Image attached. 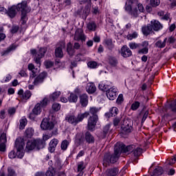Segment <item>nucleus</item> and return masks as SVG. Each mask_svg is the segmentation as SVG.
<instances>
[{
  "label": "nucleus",
  "mask_w": 176,
  "mask_h": 176,
  "mask_svg": "<svg viewBox=\"0 0 176 176\" xmlns=\"http://www.w3.org/2000/svg\"><path fill=\"white\" fill-rule=\"evenodd\" d=\"M120 54L124 58H127L128 57H131V56H133V52H131V50H130L127 45H123L121 47Z\"/></svg>",
  "instance_id": "2eb2a0df"
},
{
  "label": "nucleus",
  "mask_w": 176,
  "mask_h": 176,
  "mask_svg": "<svg viewBox=\"0 0 176 176\" xmlns=\"http://www.w3.org/2000/svg\"><path fill=\"white\" fill-rule=\"evenodd\" d=\"M47 78V72H43L38 76H37L33 82V85L34 86H38V85H41V83H43L45 79Z\"/></svg>",
  "instance_id": "4468645a"
},
{
  "label": "nucleus",
  "mask_w": 176,
  "mask_h": 176,
  "mask_svg": "<svg viewBox=\"0 0 176 176\" xmlns=\"http://www.w3.org/2000/svg\"><path fill=\"white\" fill-rule=\"evenodd\" d=\"M89 14H90V6H85L82 10V19H83V20H86Z\"/></svg>",
  "instance_id": "72a5a7b5"
},
{
  "label": "nucleus",
  "mask_w": 176,
  "mask_h": 176,
  "mask_svg": "<svg viewBox=\"0 0 176 176\" xmlns=\"http://www.w3.org/2000/svg\"><path fill=\"white\" fill-rule=\"evenodd\" d=\"M74 41H76L77 42H79V41H81V42H86V34H85L83 29H76L74 36Z\"/></svg>",
  "instance_id": "9b49d317"
},
{
  "label": "nucleus",
  "mask_w": 176,
  "mask_h": 176,
  "mask_svg": "<svg viewBox=\"0 0 176 176\" xmlns=\"http://www.w3.org/2000/svg\"><path fill=\"white\" fill-rule=\"evenodd\" d=\"M48 102H49V99L47 98H44L40 102V107H41L42 108H45V107H47Z\"/></svg>",
  "instance_id": "5fc2aeb1"
},
{
  "label": "nucleus",
  "mask_w": 176,
  "mask_h": 176,
  "mask_svg": "<svg viewBox=\"0 0 176 176\" xmlns=\"http://www.w3.org/2000/svg\"><path fill=\"white\" fill-rule=\"evenodd\" d=\"M16 109L15 107H10L8 109V113L10 115V116H13L14 113H16Z\"/></svg>",
  "instance_id": "0e129e2a"
},
{
  "label": "nucleus",
  "mask_w": 176,
  "mask_h": 176,
  "mask_svg": "<svg viewBox=\"0 0 176 176\" xmlns=\"http://www.w3.org/2000/svg\"><path fill=\"white\" fill-rule=\"evenodd\" d=\"M46 52H47V49L45 47L40 48L38 52H36V50H30V52L33 56V60L37 65H41V59L43 58V57H45Z\"/></svg>",
  "instance_id": "0eeeda50"
},
{
  "label": "nucleus",
  "mask_w": 176,
  "mask_h": 176,
  "mask_svg": "<svg viewBox=\"0 0 176 176\" xmlns=\"http://www.w3.org/2000/svg\"><path fill=\"white\" fill-rule=\"evenodd\" d=\"M34 135V129L32 128H28L25 131V138H32Z\"/></svg>",
  "instance_id": "4c0bfd02"
},
{
  "label": "nucleus",
  "mask_w": 176,
  "mask_h": 176,
  "mask_svg": "<svg viewBox=\"0 0 176 176\" xmlns=\"http://www.w3.org/2000/svg\"><path fill=\"white\" fill-rule=\"evenodd\" d=\"M98 122V116H91L88 118L87 128L90 131H94L97 122Z\"/></svg>",
  "instance_id": "9d476101"
},
{
  "label": "nucleus",
  "mask_w": 176,
  "mask_h": 176,
  "mask_svg": "<svg viewBox=\"0 0 176 176\" xmlns=\"http://www.w3.org/2000/svg\"><path fill=\"white\" fill-rule=\"evenodd\" d=\"M52 109L54 112H58V111L61 109V104H60V103L55 102L52 104Z\"/></svg>",
  "instance_id": "3c124183"
},
{
  "label": "nucleus",
  "mask_w": 176,
  "mask_h": 176,
  "mask_svg": "<svg viewBox=\"0 0 176 176\" xmlns=\"http://www.w3.org/2000/svg\"><path fill=\"white\" fill-rule=\"evenodd\" d=\"M116 145H118V146H120V153H129L130 152H133L134 149H135V145L134 144L126 146L123 143L117 142Z\"/></svg>",
  "instance_id": "f8f14e48"
},
{
  "label": "nucleus",
  "mask_w": 176,
  "mask_h": 176,
  "mask_svg": "<svg viewBox=\"0 0 176 176\" xmlns=\"http://www.w3.org/2000/svg\"><path fill=\"white\" fill-rule=\"evenodd\" d=\"M44 65L46 68H52V67L54 65V63H53V61H51V60H45L44 62Z\"/></svg>",
  "instance_id": "e2e57ef3"
},
{
  "label": "nucleus",
  "mask_w": 176,
  "mask_h": 176,
  "mask_svg": "<svg viewBox=\"0 0 176 176\" xmlns=\"http://www.w3.org/2000/svg\"><path fill=\"white\" fill-rule=\"evenodd\" d=\"M119 113V109L116 107H112L110 109L109 111L105 113L106 118H112L116 116Z\"/></svg>",
  "instance_id": "cd10ccee"
},
{
  "label": "nucleus",
  "mask_w": 176,
  "mask_h": 176,
  "mask_svg": "<svg viewBox=\"0 0 176 176\" xmlns=\"http://www.w3.org/2000/svg\"><path fill=\"white\" fill-rule=\"evenodd\" d=\"M120 155V147L119 146V144H115L114 153L112 155L106 153L104 157V162H106L107 163H112L113 164L119 160Z\"/></svg>",
  "instance_id": "39448f33"
},
{
  "label": "nucleus",
  "mask_w": 176,
  "mask_h": 176,
  "mask_svg": "<svg viewBox=\"0 0 176 176\" xmlns=\"http://www.w3.org/2000/svg\"><path fill=\"white\" fill-rule=\"evenodd\" d=\"M142 32L143 35H144V36H148V35H151V34L153 32L151 23L143 25L142 27Z\"/></svg>",
  "instance_id": "a211bd4d"
},
{
  "label": "nucleus",
  "mask_w": 176,
  "mask_h": 176,
  "mask_svg": "<svg viewBox=\"0 0 176 176\" xmlns=\"http://www.w3.org/2000/svg\"><path fill=\"white\" fill-rule=\"evenodd\" d=\"M56 174V171L52 166L48 168V170L45 173L46 176H55Z\"/></svg>",
  "instance_id": "de8ad7c7"
},
{
  "label": "nucleus",
  "mask_w": 176,
  "mask_h": 176,
  "mask_svg": "<svg viewBox=\"0 0 176 176\" xmlns=\"http://www.w3.org/2000/svg\"><path fill=\"white\" fill-rule=\"evenodd\" d=\"M56 48H59V49H65V41H59L57 44H56Z\"/></svg>",
  "instance_id": "680f3d73"
},
{
  "label": "nucleus",
  "mask_w": 176,
  "mask_h": 176,
  "mask_svg": "<svg viewBox=\"0 0 176 176\" xmlns=\"http://www.w3.org/2000/svg\"><path fill=\"white\" fill-rule=\"evenodd\" d=\"M69 145V142L67 140H63L61 142L60 144V148L62 151H67V149L68 148V146Z\"/></svg>",
  "instance_id": "09e8293b"
},
{
  "label": "nucleus",
  "mask_w": 176,
  "mask_h": 176,
  "mask_svg": "<svg viewBox=\"0 0 176 176\" xmlns=\"http://www.w3.org/2000/svg\"><path fill=\"white\" fill-rule=\"evenodd\" d=\"M8 157L10 159H16V157L19 158V153L18 151L16 150V153L14 150H12L9 153H8Z\"/></svg>",
  "instance_id": "8fccbe9b"
},
{
  "label": "nucleus",
  "mask_w": 176,
  "mask_h": 176,
  "mask_svg": "<svg viewBox=\"0 0 176 176\" xmlns=\"http://www.w3.org/2000/svg\"><path fill=\"white\" fill-rule=\"evenodd\" d=\"M138 38V32H133L132 34H128L126 36V39L128 41H133V39H135Z\"/></svg>",
  "instance_id": "c03bdc74"
},
{
  "label": "nucleus",
  "mask_w": 176,
  "mask_h": 176,
  "mask_svg": "<svg viewBox=\"0 0 176 176\" xmlns=\"http://www.w3.org/2000/svg\"><path fill=\"white\" fill-rule=\"evenodd\" d=\"M42 130H53L54 129V122L50 121L47 118H44L41 124Z\"/></svg>",
  "instance_id": "ddd939ff"
},
{
  "label": "nucleus",
  "mask_w": 176,
  "mask_h": 176,
  "mask_svg": "<svg viewBox=\"0 0 176 176\" xmlns=\"http://www.w3.org/2000/svg\"><path fill=\"white\" fill-rule=\"evenodd\" d=\"M29 71L32 72V75L30 76V79H34L36 76V72L35 71V65L32 63H30L28 66Z\"/></svg>",
  "instance_id": "f704fd0d"
},
{
  "label": "nucleus",
  "mask_w": 176,
  "mask_h": 176,
  "mask_svg": "<svg viewBox=\"0 0 176 176\" xmlns=\"http://www.w3.org/2000/svg\"><path fill=\"white\" fill-rule=\"evenodd\" d=\"M34 115H41L42 112V109L41 108V103H37L32 109Z\"/></svg>",
  "instance_id": "e433bc0d"
},
{
  "label": "nucleus",
  "mask_w": 176,
  "mask_h": 176,
  "mask_svg": "<svg viewBox=\"0 0 176 176\" xmlns=\"http://www.w3.org/2000/svg\"><path fill=\"white\" fill-rule=\"evenodd\" d=\"M120 120H122V117H116L113 120V124L116 127L119 126V123H120Z\"/></svg>",
  "instance_id": "052dcab7"
},
{
  "label": "nucleus",
  "mask_w": 176,
  "mask_h": 176,
  "mask_svg": "<svg viewBox=\"0 0 176 176\" xmlns=\"http://www.w3.org/2000/svg\"><path fill=\"white\" fill-rule=\"evenodd\" d=\"M98 111H99L98 109L96 107H90L89 112H88V113L89 114L91 113V115H92V116H98L97 115Z\"/></svg>",
  "instance_id": "864d4df0"
},
{
  "label": "nucleus",
  "mask_w": 176,
  "mask_h": 176,
  "mask_svg": "<svg viewBox=\"0 0 176 176\" xmlns=\"http://www.w3.org/2000/svg\"><path fill=\"white\" fill-rule=\"evenodd\" d=\"M167 43V38H165L164 41L162 40L157 41L155 43V47H158V49H163V47H166V43Z\"/></svg>",
  "instance_id": "473e14b6"
},
{
  "label": "nucleus",
  "mask_w": 176,
  "mask_h": 176,
  "mask_svg": "<svg viewBox=\"0 0 176 176\" xmlns=\"http://www.w3.org/2000/svg\"><path fill=\"white\" fill-rule=\"evenodd\" d=\"M119 174V168H111L106 170L107 176H116Z\"/></svg>",
  "instance_id": "c85d7f7f"
},
{
  "label": "nucleus",
  "mask_w": 176,
  "mask_h": 176,
  "mask_svg": "<svg viewBox=\"0 0 176 176\" xmlns=\"http://www.w3.org/2000/svg\"><path fill=\"white\" fill-rule=\"evenodd\" d=\"M140 102L135 101L131 104V109H132V111H137V109L140 108Z\"/></svg>",
  "instance_id": "6e6d98bb"
},
{
  "label": "nucleus",
  "mask_w": 176,
  "mask_h": 176,
  "mask_svg": "<svg viewBox=\"0 0 176 176\" xmlns=\"http://www.w3.org/2000/svg\"><path fill=\"white\" fill-rule=\"evenodd\" d=\"M116 93H118V89L113 87L106 92L107 97L109 98V100L113 101V100L116 99Z\"/></svg>",
  "instance_id": "dca6fc26"
},
{
  "label": "nucleus",
  "mask_w": 176,
  "mask_h": 176,
  "mask_svg": "<svg viewBox=\"0 0 176 176\" xmlns=\"http://www.w3.org/2000/svg\"><path fill=\"white\" fill-rule=\"evenodd\" d=\"M60 96H61V92L60 91H56L50 95V100L51 101H56V100H57Z\"/></svg>",
  "instance_id": "c9c22d12"
},
{
  "label": "nucleus",
  "mask_w": 176,
  "mask_h": 176,
  "mask_svg": "<svg viewBox=\"0 0 176 176\" xmlns=\"http://www.w3.org/2000/svg\"><path fill=\"white\" fill-rule=\"evenodd\" d=\"M130 49L134 50L138 49V54H148L149 52V41H144L142 43H137L135 42H132L129 44Z\"/></svg>",
  "instance_id": "7ed1b4c3"
},
{
  "label": "nucleus",
  "mask_w": 176,
  "mask_h": 176,
  "mask_svg": "<svg viewBox=\"0 0 176 176\" xmlns=\"http://www.w3.org/2000/svg\"><path fill=\"white\" fill-rule=\"evenodd\" d=\"M6 14L10 16V19H14L17 15V8L16 6H12L10 8L8 9L6 12Z\"/></svg>",
  "instance_id": "f3484780"
},
{
  "label": "nucleus",
  "mask_w": 176,
  "mask_h": 176,
  "mask_svg": "<svg viewBox=\"0 0 176 176\" xmlns=\"http://www.w3.org/2000/svg\"><path fill=\"white\" fill-rule=\"evenodd\" d=\"M8 140L6 139V133H3L0 136V144H6Z\"/></svg>",
  "instance_id": "13d9d810"
},
{
  "label": "nucleus",
  "mask_w": 176,
  "mask_h": 176,
  "mask_svg": "<svg viewBox=\"0 0 176 176\" xmlns=\"http://www.w3.org/2000/svg\"><path fill=\"white\" fill-rule=\"evenodd\" d=\"M85 140L87 144H94V142L96 141L94 136H93L91 133L89 131H87L85 133Z\"/></svg>",
  "instance_id": "bb28decb"
},
{
  "label": "nucleus",
  "mask_w": 176,
  "mask_h": 176,
  "mask_svg": "<svg viewBox=\"0 0 176 176\" xmlns=\"http://www.w3.org/2000/svg\"><path fill=\"white\" fill-rule=\"evenodd\" d=\"M87 28L91 32H94L97 30V23L94 21H90L87 24Z\"/></svg>",
  "instance_id": "2f4dec72"
},
{
  "label": "nucleus",
  "mask_w": 176,
  "mask_h": 176,
  "mask_svg": "<svg viewBox=\"0 0 176 176\" xmlns=\"http://www.w3.org/2000/svg\"><path fill=\"white\" fill-rule=\"evenodd\" d=\"M58 144V140L54 138L52 139L50 144H49V148L48 150L51 153H53L56 151V146H57Z\"/></svg>",
  "instance_id": "b1692460"
},
{
  "label": "nucleus",
  "mask_w": 176,
  "mask_h": 176,
  "mask_svg": "<svg viewBox=\"0 0 176 176\" xmlns=\"http://www.w3.org/2000/svg\"><path fill=\"white\" fill-rule=\"evenodd\" d=\"M8 176H17V174L16 173V170H14V169H12V167H8Z\"/></svg>",
  "instance_id": "4d7b16f0"
},
{
  "label": "nucleus",
  "mask_w": 176,
  "mask_h": 176,
  "mask_svg": "<svg viewBox=\"0 0 176 176\" xmlns=\"http://www.w3.org/2000/svg\"><path fill=\"white\" fill-rule=\"evenodd\" d=\"M104 43L107 46L110 50H112L113 47H115V45H113V43H112V39L111 38H107L104 40Z\"/></svg>",
  "instance_id": "37998d69"
},
{
  "label": "nucleus",
  "mask_w": 176,
  "mask_h": 176,
  "mask_svg": "<svg viewBox=\"0 0 176 176\" xmlns=\"http://www.w3.org/2000/svg\"><path fill=\"white\" fill-rule=\"evenodd\" d=\"M163 168L158 166L153 171V175H162L163 174Z\"/></svg>",
  "instance_id": "a18cd8bd"
},
{
  "label": "nucleus",
  "mask_w": 176,
  "mask_h": 176,
  "mask_svg": "<svg viewBox=\"0 0 176 176\" xmlns=\"http://www.w3.org/2000/svg\"><path fill=\"white\" fill-rule=\"evenodd\" d=\"M66 52L69 57H74L75 56L76 50L74 48V45H72L71 42L67 43Z\"/></svg>",
  "instance_id": "5701e85b"
},
{
  "label": "nucleus",
  "mask_w": 176,
  "mask_h": 176,
  "mask_svg": "<svg viewBox=\"0 0 176 176\" xmlns=\"http://www.w3.org/2000/svg\"><path fill=\"white\" fill-rule=\"evenodd\" d=\"M17 46L14 44H12L10 45L6 50L3 51L1 54V56H8V54L10 53V52H13V50H16V48Z\"/></svg>",
  "instance_id": "7c9ffc66"
},
{
  "label": "nucleus",
  "mask_w": 176,
  "mask_h": 176,
  "mask_svg": "<svg viewBox=\"0 0 176 176\" xmlns=\"http://www.w3.org/2000/svg\"><path fill=\"white\" fill-rule=\"evenodd\" d=\"M79 98L80 105L83 107H87V104H89V96L86 94H82L79 96Z\"/></svg>",
  "instance_id": "4be33fe9"
},
{
  "label": "nucleus",
  "mask_w": 176,
  "mask_h": 176,
  "mask_svg": "<svg viewBox=\"0 0 176 176\" xmlns=\"http://www.w3.org/2000/svg\"><path fill=\"white\" fill-rule=\"evenodd\" d=\"M49 166L52 167V168L56 170H61L63 168V165L61 164V160L60 159H56V160L54 162V164H53L52 161L49 162Z\"/></svg>",
  "instance_id": "412c9836"
},
{
  "label": "nucleus",
  "mask_w": 176,
  "mask_h": 176,
  "mask_svg": "<svg viewBox=\"0 0 176 176\" xmlns=\"http://www.w3.org/2000/svg\"><path fill=\"white\" fill-rule=\"evenodd\" d=\"M96 91H97V87H96V85H94V83L93 82L87 83L86 86V91H87L89 94H94V93H96Z\"/></svg>",
  "instance_id": "393cba45"
},
{
  "label": "nucleus",
  "mask_w": 176,
  "mask_h": 176,
  "mask_svg": "<svg viewBox=\"0 0 176 176\" xmlns=\"http://www.w3.org/2000/svg\"><path fill=\"white\" fill-rule=\"evenodd\" d=\"M18 95L20 96L23 100H30L31 98V96H32V94L30 92V90H27L25 91L23 89H20L18 91Z\"/></svg>",
  "instance_id": "aec40b11"
},
{
  "label": "nucleus",
  "mask_w": 176,
  "mask_h": 176,
  "mask_svg": "<svg viewBox=\"0 0 176 176\" xmlns=\"http://www.w3.org/2000/svg\"><path fill=\"white\" fill-rule=\"evenodd\" d=\"M108 63L111 67L115 68L118 67V64H119V60H118V58L115 56H110L108 58Z\"/></svg>",
  "instance_id": "a878e982"
},
{
  "label": "nucleus",
  "mask_w": 176,
  "mask_h": 176,
  "mask_svg": "<svg viewBox=\"0 0 176 176\" xmlns=\"http://www.w3.org/2000/svg\"><path fill=\"white\" fill-rule=\"evenodd\" d=\"M15 6L17 12H21V20L22 21V24H25L27 23V20H28L27 14L31 12V8L28 6V3L27 1H23Z\"/></svg>",
  "instance_id": "f03ea898"
},
{
  "label": "nucleus",
  "mask_w": 176,
  "mask_h": 176,
  "mask_svg": "<svg viewBox=\"0 0 176 176\" xmlns=\"http://www.w3.org/2000/svg\"><path fill=\"white\" fill-rule=\"evenodd\" d=\"M19 31V26L13 25L10 30L11 34H16Z\"/></svg>",
  "instance_id": "338daca9"
},
{
  "label": "nucleus",
  "mask_w": 176,
  "mask_h": 176,
  "mask_svg": "<svg viewBox=\"0 0 176 176\" xmlns=\"http://www.w3.org/2000/svg\"><path fill=\"white\" fill-rule=\"evenodd\" d=\"M89 115V111H85L84 113L78 114L77 116L72 114H68L65 117V120L67 122V123L73 124V126H76L78 123L82 122L83 119H85V118H87Z\"/></svg>",
  "instance_id": "20e7f679"
},
{
  "label": "nucleus",
  "mask_w": 176,
  "mask_h": 176,
  "mask_svg": "<svg viewBox=\"0 0 176 176\" xmlns=\"http://www.w3.org/2000/svg\"><path fill=\"white\" fill-rule=\"evenodd\" d=\"M133 153L134 156H140V155L142 153V148L140 147H136L135 146V149L133 151Z\"/></svg>",
  "instance_id": "603ef678"
},
{
  "label": "nucleus",
  "mask_w": 176,
  "mask_h": 176,
  "mask_svg": "<svg viewBox=\"0 0 176 176\" xmlns=\"http://www.w3.org/2000/svg\"><path fill=\"white\" fill-rule=\"evenodd\" d=\"M123 101H124V99H123V94H120V95L118 96V98H117L116 102H117V104H120L122 103Z\"/></svg>",
  "instance_id": "774afa93"
},
{
  "label": "nucleus",
  "mask_w": 176,
  "mask_h": 176,
  "mask_svg": "<svg viewBox=\"0 0 176 176\" xmlns=\"http://www.w3.org/2000/svg\"><path fill=\"white\" fill-rule=\"evenodd\" d=\"M25 143H24V139L22 138H17L15 141V148L18 151L19 159H23L24 157V146Z\"/></svg>",
  "instance_id": "6e6552de"
},
{
  "label": "nucleus",
  "mask_w": 176,
  "mask_h": 176,
  "mask_svg": "<svg viewBox=\"0 0 176 176\" xmlns=\"http://www.w3.org/2000/svg\"><path fill=\"white\" fill-rule=\"evenodd\" d=\"M55 57L58 58H63L64 57V52L61 48H56L55 49Z\"/></svg>",
  "instance_id": "58836bf2"
},
{
  "label": "nucleus",
  "mask_w": 176,
  "mask_h": 176,
  "mask_svg": "<svg viewBox=\"0 0 176 176\" xmlns=\"http://www.w3.org/2000/svg\"><path fill=\"white\" fill-rule=\"evenodd\" d=\"M19 122H20V124H19L20 130H24V129L25 128V126H27V124L28 123L27 118H23L21 119Z\"/></svg>",
  "instance_id": "a19ab883"
},
{
  "label": "nucleus",
  "mask_w": 176,
  "mask_h": 176,
  "mask_svg": "<svg viewBox=\"0 0 176 176\" xmlns=\"http://www.w3.org/2000/svg\"><path fill=\"white\" fill-rule=\"evenodd\" d=\"M98 87L100 90H102V91H106V93L109 90V85H107L104 84V82H101L99 84Z\"/></svg>",
  "instance_id": "49530a36"
},
{
  "label": "nucleus",
  "mask_w": 176,
  "mask_h": 176,
  "mask_svg": "<svg viewBox=\"0 0 176 176\" xmlns=\"http://www.w3.org/2000/svg\"><path fill=\"white\" fill-rule=\"evenodd\" d=\"M150 5H151L153 8H156L160 5V0H151Z\"/></svg>",
  "instance_id": "bf43d9fd"
},
{
  "label": "nucleus",
  "mask_w": 176,
  "mask_h": 176,
  "mask_svg": "<svg viewBox=\"0 0 176 176\" xmlns=\"http://www.w3.org/2000/svg\"><path fill=\"white\" fill-rule=\"evenodd\" d=\"M122 132L125 134L131 133L133 130V122L130 120H124L121 124Z\"/></svg>",
  "instance_id": "1a4fd4ad"
},
{
  "label": "nucleus",
  "mask_w": 176,
  "mask_h": 176,
  "mask_svg": "<svg viewBox=\"0 0 176 176\" xmlns=\"http://www.w3.org/2000/svg\"><path fill=\"white\" fill-rule=\"evenodd\" d=\"M67 100L69 102H78V95L71 93Z\"/></svg>",
  "instance_id": "ea45409f"
},
{
  "label": "nucleus",
  "mask_w": 176,
  "mask_h": 176,
  "mask_svg": "<svg viewBox=\"0 0 176 176\" xmlns=\"http://www.w3.org/2000/svg\"><path fill=\"white\" fill-rule=\"evenodd\" d=\"M87 67L88 68H90L91 69H95L98 67V63L94 61V60H91L87 63Z\"/></svg>",
  "instance_id": "79ce46f5"
},
{
  "label": "nucleus",
  "mask_w": 176,
  "mask_h": 176,
  "mask_svg": "<svg viewBox=\"0 0 176 176\" xmlns=\"http://www.w3.org/2000/svg\"><path fill=\"white\" fill-rule=\"evenodd\" d=\"M107 135H108L106 133H104L102 130V131L98 133V137H99V138H101L102 140H103V138H106Z\"/></svg>",
  "instance_id": "69168bd1"
},
{
  "label": "nucleus",
  "mask_w": 176,
  "mask_h": 176,
  "mask_svg": "<svg viewBox=\"0 0 176 176\" xmlns=\"http://www.w3.org/2000/svg\"><path fill=\"white\" fill-rule=\"evenodd\" d=\"M35 148L37 149H43L45 148V143L41 139L30 140L26 144V152H30V151H34Z\"/></svg>",
  "instance_id": "423d86ee"
},
{
  "label": "nucleus",
  "mask_w": 176,
  "mask_h": 176,
  "mask_svg": "<svg viewBox=\"0 0 176 176\" xmlns=\"http://www.w3.org/2000/svg\"><path fill=\"white\" fill-rule=\"evenodd\" d=\"M150 25L153 31H160V30L163 28V25H162L157 20L151 21Z\"/></svg>",
  "instance_id": "6ab92c4d"
},
{
  "label": "nucleus",
  "mask_w": 176,
  "mask_h": 176,
  "mask_svg": "<svg viewBox=\"0 0 176 176\" xmlns=\"http://www.w3.org/2000/svg\"><path fill=\"white\" fill-rule=\"evenodd\" d=\"M57 135V131H52L51 133H45L43 135V142L45 146V141H47V140H50L53 137V135Z\"/></svg>",
  "instance_id": "c756f323"
},
{
  "label": "nucleus",
  "mask_w": 176,
  "mask_h": 176,
  "mask_svg": "<svg viewBox=\"0 0 176 176\" xmlns=\"http://www.w3.org/2000/svg\"><path fill=\"white\" fill-rule=\"evenodd\" d=\"M124 10L133 19H137L140 16V12L144 13L145 12L144 6L138 0H126Z\"/></svg>",
  "instance_id": "f257e3e1"
}]
</instances>
